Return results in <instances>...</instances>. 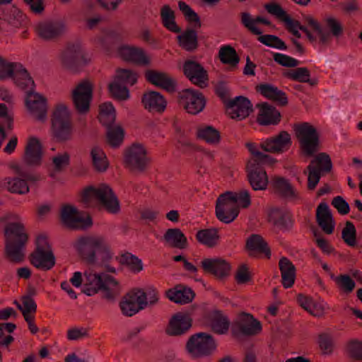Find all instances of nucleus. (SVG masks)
Returning a JSON list of instances; mask_svg holds the SVG:
<instances>
[{"mask_svg":"<svg viewBox=\"0 0 362 362\" xmlns=\"http://www.w3.org/2000/svg\"><path fill=\"white\" fill-rule=\"evenodd\" d=\"M75 247L90 268L83 274L75 272L70 279L71 284L76 288L83 286L82 291L87 296H91L102 291L107 299L113 300L119 294L118 282L111 276L95 269L115 272V269L108 264L113 258V253L104 239L98 235L82 236L76 242Z\"/></svg>","mask_w":362,"mask_h":362,"instance_id":"obj_1","label":"nucleus"},{"mask_svg":"<svg viewBox=\"0 0 362 362\" xmlns=\"http://www.w3.org/2000/svg\"><path fill=\"white\" fill-rule=\"evenodd\" d=\"M291 144V136L286 132H281L279 134L266 139L260 144L251 141L247 142L245 146L252 156L246 168L248 181H269L263 165L272 163L274 159L261 152L259 148L267 152L279 153L288 149Z\"/></svg>","mask_w":362,"mask_h":362,"instance_id":"obj_2","label":"nucleus"},{"mask_svg":"<svg viewBox=\"0 0 362 362\" xmlns=\"http://www.w3.org/2000/svg\"><path fill=\"white\" fill-rule=\"evenodd\" d=\"M6 78H12L17 86L26 90L25 105L30 114L39 121H45L47 117L46 99L33 90L34 81L27 70L21 64L8 62L0 57V79Z\"/></svg>","mask_w":362,"mask_h":362,"instance_id":"obj_3","label":"nucleus"},{"mask_svg":"<svg viewBox=\"0 0 362 362\" xmlns=\"http://www.w3.org/2000/svg\"><path fill=\"white\" fill-rule=\"evenodd\" d=\"M250 204V195L247 190L226 192L216 201V216L221 221L229 223L238 216L240 207L247 208Z\"/></svg>","mask_w":362,"mask_h":362,"instance_id":"obj_4","label":"nucleus"},{"mask_svg":"<svg viewBox=\"0 0 362 362\" xmlns=\"http://www.w3.org/2000/svg\"><path fill=\"white\" fill-rule=\"evenodd\" d=\"M11 215H6L1 218L0 224L4 228V235L6 239V249L8 257L15 262H20L23 259V248L28 240L23 226L16 222H10Z\"/></svg>","mask_w":362,"mask_h":362,"instance_id":"obj_5","label":"nucleus"},{"mask_svg":"<svg viewBox=\"0 0 362 362\" xmlns=\"http://www.w3.org/2000/svg\"><path fill=\"white\" fill-rule=\"evenodd\" d=\"M81 202L85 207H100L109 213L117 214L120 206L118 199L112 189L103 184L99 187L88 186L81 194Z\"/></svg>","mask_w":362,"mask_h":362,"instance_id":"obj_6","label":"nucleus"},{"mask_svg":"<svg viewBox=\"0 0 362 362\" xmlns=\"http://www.w3.org/2000/svg\"><path fill=\"white\" fill-rule=\"evenodd\" d=\"M42 146L38 139L30 138L25 146L23 160L25 165H20L17 163H11L10 168L18 177L12 181H29L30 173L28 169V167H37L40 165L42 158ZM30 181H35L30 180Z\"/></svg>","mask_w":362,"mask_h":362,"instance_id":"obj_7","label":"nucleus"},{"mask_svg":"<svg viewBox=\"0 0 362 362\" xmlns=\"http://www.w3.org/2000/svg\"><path fill=\"white\" fill-rule=\"evenodd\" d=\"M100 122L107 128V139L112 146H118L123 140L124 131L115 125V110L111 103H105L100 107Z\"/></svg>","mask_w":362,"mask_h":362,"instance_id":"obj_8","label":"nucleus"},{"mask_svg":"<svg viewBox=\"0 0 362 362\" xmlns=\"http://www.w3.org/2000/svg\"><path fill=\"white\" fill-rule=\"evenodd\" d=\"M52 128L54 136L60 141L69 138L71 132V112L63 105H57L52 116Z\"/></svg>","mask_w":362,"mask_h":362,"instance_id":"obj_9","label":"nucleus"},{"mask_svg":"<svg viewBox=\"0 0 362 362\" xmlns=\"http://www.w3.org/2000/svg\"><path fill=\"white\" fill-rule=\"evenodd\" d=\"M296 136L304 154L313 156L319 148V135L314 127L308 123L298 124L295 127Z\"/></svg>","mask_w":362,"mask_h":362,"instance_id":"obj_10","label":"nucleus"},{"mask_svg":"<svg viewBox=\"0 0 362 362\" xmlns=\"http://www.w3.org/2000/svg\"><path fill=\"white\" fill-rule=\"evenodd\" d=\"M124 162L132 173L140 174L146 171L149 164V158L144 147L136 144L127 150Z\"/></svg>","mask_w":362,"mask_h":362,"instance_id":"obj_11","label":"nucleus"},{"mask_svg":"<svg viewBox=\"0 0 362 362\" xmlns=\"http://www.w3.org/2000/svg\"><path fill=\"white\" fill-rule=\"evenodd\" d=\"M214 338L205 332H199L192 336L187 344L189 353L194 357L210 355L216 349Z\"/></svg>","mask_w":362,"mask_h":362,"instance_id":"obj_12","label":"nucleus"},{"mask_svg":"<svg viewBox=\"0 0 362 362\" xmlns=\"http://www.w3.org/2000/svg\"><path fill=\"white\" fill-rule=\"evenodd\" d=\"M36 250L32 254L31 262L37 268L48 270L54 265V257L49 250V245L45 235L40 234L36 239Z\"/></svg>","mask_w":362,"mask_h":362,"instance_id":"obj_13","label":"nucleus"},{"mask_svg":"<svg viewBox=\"0 0 362 362\" xmlns=\"http://www.w3.org/2000/svg\"><path fill=\"white\" fill-rule=\"evenodd\" d=\"M137 75L129 69L117 71V78L109 85L111 94L117 99L126 100L129 96V90L125 85H133L136 82Z\"/></svg>","mask_w":362,"mask_h":362,"instance_id":"obj_14","label":"nucleus"},{"mask_svg":"<svg viewBox=\"0 0 362 362\" xmlns=\"http://www.w3.org/2000/svg\"><path fill=\"white\" fill-rule=\"evenodd\" d=\"M61 218L64 223L75 229H85L93 224L92 219L88 214L83 213L70 205L63 206Z\"/></svg>","mask_w":362,"mask_h":362,"instance_id":"obj_15","label":"nucleus"},{"mask_svg":"<svg viewBox=\"0 0 362 362\" xmlns=\"http://www.w3.org/2000/svg\"><path fill=\"white\" fill-rule=\"evenodd\" d=\"M286 23L288 26L289 30L297 38H300L301 36L299 32V30H300L306 34L310 41H315L317 38H319L322 43L325 44L329 40V33L325 32L322 26L314 20H310V24L315 32L316 36L313 35L305 27L301 25L298 22L295 21L291 18H288V21Z\"/></svg>","mask_w":362,"mask_h":362,"instance_id":"obj_16","label":"nucleus"},{"mask_svg":"<svg viewBox=\"0 0 362 362\" xmlns=\"http://www.w3.org/2000/svg\"><path fill=\"white\" fill-rule=\"evenodd\" d=\"M62 61L66 67L72 71H76L79 66L88 63V59L78 42L67 45L62 54Z\"/></svg>","mask_w":362,"mask_h":362,"instance_id":"obj_17","label":"nucleus"},{"mask_svg":"<svg viewBox=\"0 0 362 362\" xmlns=\"http://www.w3.org/2000/svg\"><path fill=\"white\" fill-rule=\"evenodd\" d=\"M180 104L190 114H197L205 106V99L202 93L193 89H185L179 93Z\"/></svg>","mask_w":362,"mask_h":362,"instance_id":"obj_18","label":"nucleus"},{"mask_svg":"<svg viewBox=\"0 0 362 362\" xmlns=\"http://www.w3.org/2000/svg\"><path fill=\"white\" fill-rule=\"evenodd\" d=\"M93 87L87 81L80 83L73 92V101L76 109L81 113L89 110L92 99Z\"/></svg>","mask_w":362,"mask_h":362,"instance_id":"obj_19","label":"nucleus"},{"mask_svg":"<svg viewBox=\"0 0 362 362\" xmlns=\"http://www.w3.org/2000/svg\"><path fill=\"white\" fill-rule=\"evenodd\" d=\"M143 296V293L136 291L135 289L124 296L119 303L123 315L131 317L144 309Z\"/></svg>","mask_w":362,"mask_h":362,"instance_id":"obj_20","label":"nucleus"},{"mask_svg":"<svg viewBox=\"0 0 362 362\" xmlns=\"http://www.w3.org/2000/svg\"><path fill=\"white\" fill-rule=\"evenodd\" d=\"M252 111L250 101L245 97L238 96L230 100L226 105L227 113L233 118L243 119Z\"/></svg>","mask_w":362,"mask_h":362,"instance_id":"obj_21","label":"nucleus"},{"mask_svg":"<svg viewBox=\"0 0 362 362\" xmlns=\"http://www.w3.org/2000/svg\"><path fill=\"white\" fill-rule=\"evenodd\" d=\"M36 29L41 37L52 40L61 36L65 32L66 25L61 20H52L39 23Z\"/></svg>","mask_w":362,"mask_h":362,"instance_id":"obj_22","label":"nucleus"},{"mask_svg":"<svg viewBox=\"0 0 362 362\" xmlns=\"http://www.w3.org/2000/svg\"><path fill=\"white\" fill-rule=\"evenodd\" d=\"M308 181H320L323 173L330 171L332 163L329 157L325 153L316 156L308 165Z\"/></svg>","mask_w":362,"mask_h":362,"instance_id":"obj_23","label":"nucleus"},{"mask_svg":"<svg viewBox=\"0 0 362 362\" xmlns=\"http://www.w3.org/2000/svg\"><path fill=\"white\" fill-rule=\"evenodd\" d=\"M117 54L126 61L143 66H147L150 63L149 58L141 48L123 45L117 46Z\"/></svg>","mask_w":362,"mask_h":362,"instance_id":"obj_24","label":"nucleus"},{"mask_svg":"<svg viewBox=\"0 0 362 362\" xmlns=\"http://www.w3.org/2000/svg\"><path fill=\"white\" fill-rule=\"evenodd\" d=\"M184 73L190 81L199 86H203L207 79V75L204 68L198 63L187 60L184 64Z\"/></svg>","mask_w":362,"mask_h":362,"instance_id":"obj_25","label":"nucleus"},{"mask_svg":"<svg viewBox=\"0 0 362 362\" xmlns=\"http://www.w3.org/2000/svg\"><path fill=\"white\" fill-rule=\"evenodd\" d=\"M192 326V320L187 314L177 313L170 320L168 333L171 335H180L185 333Z\"/></svg>","mask_w":362,"mask_h":362,"instance_id":"obj_26","label":"nucleus"},{"mask_svg":"<svg viewBox=\"0 0 362 362\" xmlns=\"http://www.w3.org/2000/svg\"><path fill=\"white\" fill-rule=\"evenodd\" d=\"M238 332L245 336L255 335L262 330L261 323L250 314L243 313L236 324Z\"/></svg>","mask_w":362,"mask_h":362,"instance_id":"obj_27","label":"nucleus"},{"mask_svg":"<svg viewBox=\"0 0 362 362\" xmlns=\"http://www.w3.org/2000/svg\"><path fill=\"white\" fill-rule=\"evenodd\" d=\"M204 270L218 277L226 276L230 271V265L219 259H205L202 262Z\"/></svg>","mask_w":362,"mask_h":362,"instance_id":"obj_28","label":"nucleus"},{"mask_svg":"<svg viewBox=\"0 0 362 362\" xmlns=\"http://www.w3.org/2000/svg\"><path fill=\"white\" fill-rule=\"evenodd\" d=\"M240 23L250 32L256 35L262 34V30L257 26L258 24L270 25L269 21L267 18L261 16L255 17L247 11L240 13Z\"/></svg>","mask_w":362,"mask_h":362,"instance_id":"obj_29","label":"nucleus"},{"mask_svg":"<svg viewBox=\"0 0 362 362\" xmlns=\"http://www.w3.org/2000/svg\"><path fill=\"white\" fill-rule=\"evenodd\" d=\"M146 77L152 84L169 92H173L175 89V82L165 73L148 70L146 73Z\"/></svg>","mask_w":362,"mask_h":362,"instance_id":"obj_30","label":"nucleus"},{"mask_svg":"<svg viewBox=\"0 0 362 362\" xmlns=\"http://www.w3.org/2000/svg\"><path fill=\"white\" fill-rule=\"evenodd\" d=\"M246 247L252 256L270 257V251L263 238L257 234L250 236L246 243Z\"/></svg>","mask_w":362,"mask_h":362,"instance_id":"obj_31","label":"nucleus"},{"mask_svg":"<svg viewBox=\"0 0 362 362\" xmlns=\"http://www.w3.org/2000/svg\"><path fill=\"white\" fill-rule=\"evenodd\" d=\"M142 103L146 109L150 112H163L166 107V100L163 96L156 91L146 93L142 98Z\"/></svg>","mask_w":362,"mask_h":362,"instance_id":"obj_32","label":"nucleus"},{"mask_svg":"<svg viewBox=\"0 0 362 362\" xmlns=\"http://www.w3.org/2000/svg\"><path fill=\"white\" fill-rule=\"evenodd\" d=\"M269 221L279 229H288L292 226L290 213L281 208H273L269 213Z\"/></svg>","mask_w":362,"mask_h":362,"instance_id":"obj_33","label":"nucleus"},{"mask_svg":"<svg viewBox=\"0 0 362 362\" xmlns=\"http://www.w3.org/2000/svg\"><path fill=\"white\" fill-rule=\"evenodd\" d=\"M258 91L265 98L284 105L287 103L286 94L276 86L270 83H262L257 87Z\"/></svg>","mask_w":362,"mask_h":362,"instance_id":"obj_34","label":"nucleus"},{"mask_svg":"<svg viewBox=\"0 0 362 362\" xmlns=\"http://www.w3.org/2000/svg\"><path fill=\"white\" fill-rule=\"evenodd\" d=\"M280 117L279 112L275 107L264 103L259 107L257 120L263 125L276 124L280 120Z\"/></svg>","mask_w":362,"mask_h":362,"instance_id":"obj_35","label":"nucleus"},{"mask_svg":"<svg viewBox=\"0 0 362 362\" xmlns=\"http://www.w3.org/2000/svg\"><path fill=\"white\" fill-rule=\"evenodd\" d=\"M279 264L284 286L285 288L291 287L294 284L296 277V268L294 265L286 257L281 258Z\"/></svg>","mask_w":362,"mask_h":362,"instance_id":"obj_36","label":"nucleus"},{"mask_svg":"<svg viewBox=\"0 0 362 362\" xmlns=\"http://www.w3.org/2000/svg\"><path fill=\"white\" fill-rule=\"evenodd\" d=\"M317 221L319 226L327 234L333 232L334 226L332 223V216L328 206L321 203L317 209Z\"/></svg>","mask_w":362,"mask_h":362,"instance_id":"obj_37","label":"nucleus"},{"mask_svg":"<svg viewBox=\"0 0 362 362\" xmlns=\"http://www.w3.org/2000/svg\"><path fill=\"white\" fill-rule=\"evenodd\" d=\"M167 295L170 300L183 304L192 301L194 293L191 288L180 286L169 290Z\"/></svg>","mask_w":362,"mask_h":362,"instance_id":"obj_38","label":"nucleus"},{"mask_svg":"<svg viewBox=\"0 0 362 362\" xmlns=\"http://www.w3.org/2000/svg\"><path fill=\"white\" fill-rule=\"evenodd\" d=\"M103 33V35L100 40L101 45L108 54H110L114 47V45L111 44H118L121 42L122 31L119 29L108 28L104 30Z\"/></svg>","mask_w":362,"mask_h":362,"instance_id":"obj_39","label":"nucleus"},{"mask_svg":"<svg viewBox=\"0 0 362 362\" xmlns=\"http://www.w3.org/2000/svg\"><path fill=\"white\" fill-rule=\"evenodd\" d=\"M218 57L223 64L229 65L231 68L237 67L240 62V57L236 50L228 45L221 46Z\"/></svg>","mask_w":362,"mask_h":362,"instance_id":"obj_40","label":"nucleus"},{"mask_svg":"<svg viewBox=\"0 0 362 362\" xmlns=\"http://www.w3.org/2000/svg\"><path fill=\"white\" fill-rule=\"evenodd\" d=\"M166 243L174 247L183 249L187 245V238L178 228L168 229L164 235Z\"/></svg>","mask_w":362,"mask_h":362,"instance_id":"obj_41","label":"nucleus"},{"mask_svg":"<svg viewBox=\"0 0 362 362\" xmlns=\"http://www.w3.org/2000/svg\"><path fill=\"white\" fill-rule=\"evenodd\" d=\"M160 17L163 25L170 31L175 33L181 32V29L175 22L174 11L168 5H164L160 10Z\"/></svg>","mask_w":362,"mask_h":362,"instance_id":"obj_42","label":"nucleus"},{"mask_svg":"<svg viewBox=\"0 0 362 362\" xmlns=\"http://www.w3.org/2000/svg\"><path fill=\"white\" fill-rule=\"evenodd\" d=\"M212 329L218 334H225L229 328V321L220 311H214L209 316Z\"/></svg>","mask_w":362,"mask_h":362,"instance_id":"obj_43","label":"nucleus"},{"mask_svg":"<svg viewBox=\"0 0 362 362\" xmlns=\"http://www.w3.org/2000/svg\"><path fill=\"white\" fill-rule=\"evenodd\" d=\"M180 45L187 51H192L198 46V36L194 29H189L177 37Z\"/></svg>","mask_w":362,"mask_h":362,"instance_id":"obj_44","label":"nucleus"},{"mask_svg":"<svg viewBox=\"0 0 362 362\" xmlns=\"http://www.w3.org/2000/svg\"><path fill=\"white\" fill-rule=\"evenodd\" d=\"M298 300L300 305L311 314L319 316L323 313L324 305L315 301L312 298L300 295L298 296Z\"/></svg>","mask_w":362,"mask_h":362,"instance_id":"obj_45","label":"nucleus"},{"mask_svg":"<svg viewBox=\"0 0 362 362\" xmlns=\"http://www.w3.org/2000/svg\"><path fill=\"white\" fill-rule=\"evenodd\" d=\"M92 163L98 171H105L108 167V162L104 151L98 146H95L90 152Z\"/></svg>","mask_w":362,"mask_h":362,"instance_id":"obj_46","label":"nucleus"},{"mask_svg":"<svg viewBox=\"0 0 362 362\" xmlns=\"http://www.w3.org/2000/svg\"><path fill=\"white\" fill-rule=\"evenodd\" d=\"M13 128V118L8 114V108L4 103H0V135L6 139L7 134L6 129L11 130Z\"/></svg>","mask_w":362,"mask_h":362,"instance_id":"obj_47","label":"nucleus"},{"mask_svg":"<svg viewBox=\"0 0 362 362\" xmlns=\"http://www.w3.org/2000/svg\"><path fill=\"white\" fill-rule=\"evenodd\" d=\"M197 238L202 244L212 247L218 239L217 230L214 228L201 230L198 231Z\"/></svg>","mask_w":362,"mask_h":362,"instance_id":"obj_48","label":"nucleus"},{"mask_svg":"<svg viewBox=\"0 0 362 362\" xmlns=\"http://www.w3.org/2000/svg\"><path fill=\"white\" fill-rule=\"evenodd\" d=\"M198 136L211 144L217 143L220 139L219 132L211 126H204L199 128Z\"/></svg>","mask_w":362,"mask_h":362,"instance_id":"obj_49","label":"nucleus"},{"mask_svg":"<svg viewBox=\"0 0 362 362\" xmlns=\"http://www.w3.org/2000/svg\"><path fill=\"white\" fill-rule=\"evenodd\" d=\"M179 8L185 16V19L189 21L195 28L201 26L199 17L188 4L184 1H179Z\"/></svg>","mask_w":362,"mask_h":362,"instance_id":"obj_50","label":"nucleus"},{"mask_svg":"<svg viewBox=\"0 0 362 362\" xmlns=\"http://www.w3.org/2000/svg\"><path fill=\"white\" fill-rule=\"evenodd\" d=\"M273 189L275 193L281 195V197L293 199L296 198V192L293 188L291 186L290 182H272Z\"/></svg>","mask_w":362,"mask_h":362,"instance_id":"obj_51","label":"nucleus"},{"mask_svg":"<svg viewBox=\"0 0 362 362\" xmlns=\"http://www.w3.org/2000/svg\"><path fill=\"white\" fill-rule=\"evenodd\" d=\"M119 261L122 264L127 265L134 272H137L143 269L141 260L131 253L126 252L122 255Z\"/></svg>","mask_w":362,"mask_h":362,"instance_id":"obj_52","label":"nucleus"},{"mask_svg":"<svg viewBox=\"0 0 362 362\" xmlns=\"http://www.w3.org/2000/svg\"><path fill=\"white\" fill-rule=\"evenodd\" d=\"M23 15L18 8L12 7L7 11L4 19L13 27H19L23 23Z\"/></svg>","mask_w":362,"mask_h":362,"instance_id":"obj_53","label":"nucleus"},{"mask_svg":"<svg viewBox=\"0 0 362 362\" xmlns=\"http://www.w3.org/2000/svg\"><path fill=\"white\" fill-rule=\"evenodd\" d=\"M350 358L354 361H362V342L358 339L351 340L347 345Z\"/></svg>","mask_w":362,"mask_h":362,"instance_id":"obj_54","label":"nucleus"},{"mask_svg":"<svg viewBox=\"0 0 362 362\" xmlns=\"http://www.w3.org/2000/svg\"><path fill=\"white\" fill-rule=\"evenodd\" d=\"M356 230L354 225L351 222H347L345 228L342 230V238L349 246L356 245Z\"/></svg>","mask_w":362,"mask_h":362,"instance_id":"obj_55","label":"nucleus"},{"mask_svg":"<svg viewBox=\"0 0 362 362\" xmlns=\"http://www.w3.org/2000/svg\"><path fill=\"white\" fill-rule=\"evenodd\" d=\"M273 58L276 63L286 67H295L299 64L298 60L281 53H274Z\"/></svg>","mask_w":362,"mask_h":362,"instance_id":"obj_56","label":"nucleus"},{"mask_svg":"<svg viewBox=\"0 0 362 362\" xmlns=\"http://www.w3.org/2000/svg\"><path fill=\"white\" fill-rule=\"evenodd\" d=\"M340 288L346 293L352 292L356 286L355 281L347 274H341L336 279Z\"/></svg>","mask_w":362,"mask_h":362,"instance_id":"obj_57","label":"nucleus"},{"mask_svg":"<svg viewBox=\"0 0 362 362\" xmlns=\"http://www.w3.org/2000/svg\"><path fill=\"white\" fill-rule=\"evenodd\" d=\"M70 158L68 153H58L52 158L54 168L57 171H61L69 165Z\"/></svg>","mask_w":362,"mask_h":362,"instance_id":"obj_58","label":"nucleus"},{"mask_svg":"<svg viewBox=\"0 0 362 362\" xmlns=\"http://www.w3.org/2000/svg\"><path fill=\"white\" fill-rule=\"evenodd\" d=\"M265 8L268 13L285 22L288 21V18H291L282 7L277 4L272 3L267 4Z\"/></svg>","mask_w":362,"mask_h":362,"instance_id":"obj_59","label":"nucleus"},{"mask_svg":"<svg viewBox=\"0 0 362 362\" xmlns=\"http://www.w3.org/2000/svg\"><path fill=\"white\" fill-rule=\"evenodd\" d=\"M332 204L341 215L347 214L350 211L348 202L341 196L335 197L332 202Z\"/></svg>","mask_w":362,"mask_h":362,"instance_id":"obj_60","label":"nucleus"},{"mask_svg":"<svg viewBox=\"0 0 362 362\" xmlns=\"http://www.w3.org/2000/svg\"><path fill=\"white\" fill-rule=\"evenodd\" d=\"M6 187L12 193L23 194L29 192L28 182H5Z\"/></svg>","mask_w":362,"mask_h":362,"instance_id":"obj_61","label":"nucleus"},{"mask_svg":"<svg viewBox=\"0 0 362 362\" xmlns=\"http://www.w3.org/2000/svg\"><path fill=\"white\" fill-rule=\"evenodd\" d=\"M319 344L321 349L325 354H329L332 351L333 341L327 334H321L319 336Z\"/></svg>","mask_w":362,"mask_h":362,"instance_id":"obj_62","label":"nucleus"},{"mask_svg":"<svg viewBox=\"0 0 362 362\" xmlns=\"http://www.w3.org/2000/svg\"><path fill=\"white\" fill-rule=\"evenodd\" d=\"M135 291L143 293L144 296L142 298H144V308H145L148 303L154 304L158 300V293L154 288H149L146 291L142 289H135Z\"/></svg>","mask_w":362,"mask_h":362,"instance_id":"obj_63","label":"nucleus"},{"mask_svg":"<svg viewBox=\"0 0 362 362\" xmlns=\"http://www.w3.org/2000/svg\"><path fill=\"white\" fill-rule=\"evenodd\" d=\"M235 278L239 284H245L250 281V274L245 264H242L239 267Z\"/></svg>","mask_w":362,"mask_h":362,"instance_id":"obj_64","label":"nucleus"}]
</instances>
